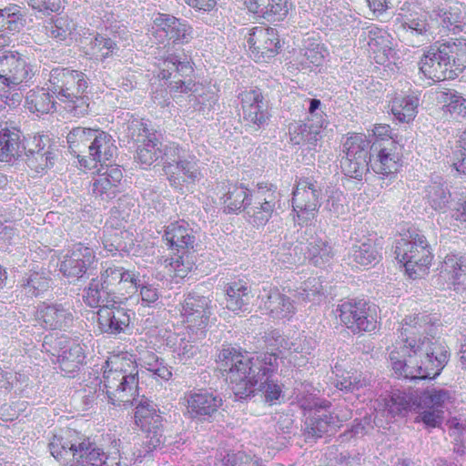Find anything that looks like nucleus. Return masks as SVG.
<instances>
[{"mask_svg": "<svg viewBox=\"0 0 466 466\" xmlns=\"http://www.w3.org/2000/svg\"><path fill=\"white\" fill-rule=\"evenodd\" d=\"M127 129L130 138L138 144L137 161L143 166V168H147L160 157L162 153L156 134L147 128L146 123L139 120L132 121Z\"/></svg>", "mask_w": 466, "mask_h": 466, "instance_id": "obj_17", "label": "nucleus"}, {"mask_svg": "<svg viewBox=\"0 0 466 466\" xmlns=\"http://www.w3.org/2000/svg\"><path fill=\"white\" fill-rule=\"evenodd\" d=\"M46 35L56 41H64L71 35L74 29L72 21L66 16L56 17L45 25Z\"/></svg>", "mask_w": 466, "mask_h": 466, "instance_id": "obj_56", "label": "nucleus"}, {"mask_svg": "<svg viewBox=\"0 0 466 466\" xmlns=\"http://www.w3.org/2000/svg\"><path fill=\"white\" fill-rule=\"evenodd\" d=\"M327 126L309 119L307 122L291 123L289 126L290 142L305 147L308 150H316L319 141L322 138V131Z\"/></svg>", "mask_w": 466, "mask_h": 466, "instance_id": "obj_31", "label": "nucleus"}, {"mask_svg": "<svg viewBox=\"0 0 466 466\" xmlns=\"http://www.w3.org/2000/svg\"><path fill=\"white\" fill-rule=\"evenodd\" d=\"M46 86V88L36 87L27 92L25 106L30 112L49 113L56 106V98L74 116L80 117L88 113L89 97L86 95L88 82L83 72L55 67L49 71Z\"/></svg>", "mask_w": 466, "mask_h": 466, "instance_id": "obj_3", "label": "nucleus"}, {"mask_svg": "<svg viewBox=\"0 0 466 466\" xmlns=\"http://www.w3.org/2000/svg\"><path fill=\"white\" fill-rule=\"evenodd\" d=\"M54 350L53 355L57 356L61 370L68 376L80 368L86 358L83 347L65 336L55 340Z\"/></svg>", "mask_w": 466, "mask_h": 466, "instance_id": "obj_30", "label": "nucleus"}, {"mask_svg": "<svg viewBox=\"0 0 466 466\" xmlns=\"http://www.w3.org/2000/svg\"><path fill=\"white\" fill-rule=\"evenodd\" d=\"M377 255L374 243L370 239H366L353 245L350 257L358 265L369 266L376 260Z\"/></svg>", "mask_w": 466, "mask_h": 466, "instance_id": "obj_51", "label": "nucleus"}, {"mask_svg": "<svg viewBox=\"0 0 466 466\" xmlns=\"http://www.w3.org/2000/svg\"><path fill=\"white\" fill-rule=\"evenodd\" d=\"M254 200L257 204H262L273 210L276 209L280 201L281 195L273 185H259L258 188L253 193Z\"/></svg>", "mask_w": 466, "mask_h": 466, "instance_id": "obj_60", "label": "nucleus"}, {"mask_svg": "<svg viewBox=\"0 0 466 466\" xmlns=\"http://www.w3.org/2000/svg\"><path fill=\"white\" fill-rule=\"evenodd\" d=\"M163 170L172 187H181L186 181L195 182L202 177L199 160L187 147L168 142L163 148Z\"/></svg>", "mask_w": 466, "mask_h": 466, "instance_id": "obj_8", "label": "nucleus"}, {"mask_svg": "<svg viewBox=\"0 0 466 466\" xmlns=\"http://www.w3.org/2000/svg\"><path fill=\"white\" fill-rule=\"evenodd\" d=\"M212 315L211 299L196 292L188 293L182 303L181 316L183 321L197 337L205 334Z\"/></svg>", "mask_w": 466, "mask_h": 466, "instance_id": "obj_16", "label": "nucleus"}, {"mask_svg": "<svg viewBox=\"0 0 466 466\" xmlns=\"http://www.w3.org/2000/svg\"><path fill=\"white\" fill-rule=\"evenodd\" d=\"M368 384L369 381L364 377H362V374L358 372L352 373L351 375L347 372V376L342 375L339 377L335 381L336 388L347 392L359 390Z\"/></svg>", "mask_w": 466, "mask_h": 466, "instance_id": "obj_62", "label": "nucleus"}, {"mask_svg": "<svg viewBox=\"0 0 466 466\" xmlns=\"http://www.w3.org/2000/svg\"><path fill=\"white\" fill-rule=\"evenodd\" d=\"M293 211L297 213L298 223L312 221L320 207L322 190L320 185L309 177H300L292 193Z\"/></svg>", "mask_w": 466, "mask_h": 466, "instance_id": "obj_13", "label": "nucleus"}, {"mask_svg": "<svg viewBox=\"0 0 466 466\" xmlns=\"http://www.w3.org/2000/svg\"><path fill=\"white\" fill-rule=\"evenodd\" d=\"M137 201L132 197L128 195L120 197L110 211V217L106 220L107 228L115 227L117 229L126 228V223L137 218Z\"/></svg>", "mask_w": 466, "mask_h": 466, "instance_id": "obj_42", "label": "nucleus"}, {"mask_svg": "<svg viewBox=\"0 0 466 466\" xmlns=\"http://www.w3.org/2000/svg\"><path fill=\"white\" fill-rule=\"evenodd\" d=\"M371 142L363 134H353L343 144L345 157L340 160L344 173L360 179L370 170V156H372Z\"/></svg>", "mask_w": 466, "mask_h": 466, "instance_id": "obj_11", "label": "nucleus"}, {"mask_svg": "<svg viewBox=\"0 0 466 466\" xmlns=\"http://www.w3.org/2000/svg\"><path fill=\"white\" fill-rule=\"evenodd\" d=\"M35 319L45 329L66 330L74 322L72 307L68 302H42L36 307Z\"/></svg>", "mask_w": 466, "mask_h": 466, "instance_id": "obj_20", "label": "nucleus"}, {"mask_svg": "<svg viewBox=\"0 0 466 466\" xmlns=\"http://www.w3.org/2000/svg\"><path fill=\"white\" fill-rule=\"evenodd\" d=\"M247 42L251 57L259 63L268 62L280 49L278 32L271 27L257 26L252 28Z\"/></svg>", "mask_w": 466, "mask_h": 466, "instance_id": "obj_22", "label": "nucleus"}, {"mask_svg": "<svg viewBox=\"0 0 466 466\" xmlns=\"http://www.w3.org/2000/svg\"><path fill=\"white\" fill-rule=\"evenodd\" d=\"M289 346L290 361L295 366H303L308 362V356L312 353L316 347V341L311 338L299 337L295 340L290 341Z\"/></svg>", "mask_w": 466, "mask_h": 466, "instance_id": "obj_50", "label": "nucleus"}, {"mask_svg": "<svg viewBox=\"0 0 466 466\" xmlns=\"http://www.w3.org/2000/svg\"><path fill=\"white\" fill-rule=\"evenodd\" d=\"M118 49L116 40L97 34L88 43L86 53L96 60L103 61L116 55Z\"/></svg>", "mask_w": 466, "mask_h": 466, "instance_id": "obj_45", "label": "nucleus"}, {"mask_svg": "<svg viewBox=\"0 0 466 466\" xmlns=\"http://www.w3.org/2000/svg\"><path fill=\"white\" fill-rule=\"evenodd\" d=\"M96 253L82 243L73 245L60 263V271L67 278L79 279L88 270L96 268Z\"/></svg>", "mask_w": 466, "mask_h": 466, "instance_id": "obj_24", "label": "nucleus"}, {"mask_svg": "<svg viewBox=\"0 0 466 466\" xmlns=\"http://www.w3.org/2000/svg\"><path fill=\"white\" fill-rule=\"evenodd\" d=\"M370 33L373 34L374 36L370 37L369 45L375 53H378L376 56L377 63L381 64L384 62V58H389L393 52L390 36L386 31L382 30L370 31Z\"/></svg>", "mask_w": 466, "mask_h": 466, "instance_id": "obj_54", "label": "nucleus"}, {"mask_svg": "<svg viewBox=\"0 0 466 466\" xmlns=\"http://www.w3.org/2000/svg\"><path fill=\"white\" fill-rule=\"evenodd\" d=\"M220 200L224 207V211L233 213L245 209L246 204H248V189L236 184H223L219 190Z\"/></svg>", "mask_w": 466, "mask_h": 466, "instance_id": "obj_43", "label": "nucleus"}, {"mask_svg": "<svg viewBox=\"0 0 466 466\" xmlns=\"http://www.w3.org/2000/svg\"><path fill=\"white\" fill-rule=\"evenodd\" d=\"M419 105L420 93L411 92L394 97L391 102V112L400 122L410 123L415 118Z\"/></svg>", "mask_w": 466, "mask_h": 466, "instance_id": "obj_44", "label": "nucleus"}, {"mask_svg": "<svg viewBox=\"0 0 466 466\" xmlns=\"http://www.w3.org/2000/svg\"><path fill=\"white\" fill-rule=\"evenodd\" d=\"M337 311L341 323L353 333L371 332L377 328V309L363 299L343 301Z\"/></svg>", "mask_w": 466, "mask_h": 466, "instance_id": "obj_12", "label": "nucleus"}, {"mask_svg": "<svg viewBox=\"0 0 466 466\" xmlns=\"http://www.w3.org/2000/svg\"><path fill=\"white\" fill-rule=\"evenodd\" d=\"M441 274L449 278L455 290H466V257L447 254L441 267Z\"/></svg>", "mask_w": 466, "mask_h": 466, "instance_id": "obj_40", "label": "nucleus"}, {"mask_svg": "<svg viewBox=\"0 0 466 466\" xmlns=\"http://www.w3.org/2000/svg\"><path fill=\"white\" fill-rule=\"evenodd\" d=\"M419 66L420 71L433 81L454 78L466 68V40L435 43L423 55Z\"/></svg>", "mask_w": 466, "mask_h": 466, "instance_id": "obj_7", "label": "nucleus"}, {"mask_svg": "<svg viewBox=\"0 0 466 466\" xmlns=\"http://www.w3.org/2000/svg\"><path fill=\"white\" fill-rule=\"evenodd\" d=\"M395 149L393 140L373 142L371 146L373 154L370 156V168L382 176L394 175L400 167L399 154Z\"/></svg>", "mask_w": 466, "mask_h": 466, "instance_id": "obj_28", "label": "nucleus"}, {"mask_svg": "<svg viewBox=\"0 0 466 466\" xmlns=\"http://www.w3.org/2000/svg\"><path fill=\"white\" fill-rule=\"evenodd\" d=\"M119 303H101L97 306V324L102 333L118 335L128 328L130 315L127 309L117 305Z\"/></svg>", "mask_w": 466, "mask_h": 466, "instance_id": "obj_26", "label": "nucleus"}, {"mask_svg": "<svg viewBox=\"0 0 466 466\" xmlns=\"http://www.w3.org/2000/svg\"><path fill=\"white\" fill-rule=\"evenodd\" d=\"M241 105V116L246 127L254 131L264 127L269 120L268 104L259 89H249L238 96Z\"/></svg>", "mask_w": 466, "mask_h": 466, "instance_id": "obj_18", "label": "nucleus"}, {"mask_svg": "<svg viewBox=\"0 0 466 466\" xmlns=\"http://www.w3.org/2000/svg\"><path fill=\"white\" fill-rule=\"evenodd\" d=\"M122 170L118 167H110L100 173L92 185L93 196L105 203L116 198L121 189Z\"/></svg>", "mask_w": 466, "mask_h": 466, "instance_id": "obj_32", "label": "nucleus"}, {"mask_svg": "<svg viewBox=\"0 0 466 466\" xmlns=\"http://www.w3.org/2000/svg\"><path fill=\"white\" fill-rule=\"evenodd\" d=\"M135 406V422L142 431L147 433L144 445L147 451H151L164 443V436L162 434L163 420L161 412L157 406L144 395L139 396L134 400Z\"/></svg>", "mask_w": 466, "mask_h": 466, "instance_id": "obj_10", "label": "nucleus"}, {"mask_svg": "<svg viewBox=\"0 0 466 466\" xmlns=\"http://www.w3.org/2000/svg\"><path fill=\"white\" fill-rule=\"evenodd\" d=\"M23 148L25 147L19 130L5 128L0 131V163L12 164L20 159Z\"/></svg>", "mask_w": 466, "mask_h": 466, "instance_id": "obj_37", "label": "nucleus"}, {"mask_svg": "<svg viewBox=\"0 0 466 466\" xmlns=\"http://www.w3.org/2000/svg\"><path fill=\"white\" fill-rule=\"evenodd\" d=\"M258 299L272 318L289 319L295 313L293 301L276 288L264 287Z\"/></svg>", "mask_w": 466, "mask_h": 466, "instance_id": "obj_33", "label": "nucleus"}, {"mask_svg": "<svg viewBox=\"0 0 466 466\" xmlns=\"http://www.w3.org/2000/svg\"><path fill=\"white\" fill-rule=\"evenodd\" d=\"M150 35L157 43L167 39L176 44H185L193 38V28L185 20L159 14L153 21Z\"/></svg>", "mask_w": 466, "mask_h": 466, "instance_id": "obj_19", "label": "nucleus"}, {"mask_svg": "<svg viewBox=\"0 0 466 466\" xmlns=\"http://www.w3.org/2000/svg\"><path fill=\"white\" fill-rule=\"evenodd\" d=\"M24 15L21 14V7L16 5H11L4 9L0 14V27L9 31H19L24 25Z\"/></svg>", "mask_w": 466, "mask_h": 466, "instance_id": "obj_58", "label": "nucleus"}, {"mask_svg": "<svg viewBox=\"0 0 466 466\" xmlns=\"http://www.w3.org/2000/svg\"><path fill=\"white\" fill-rule=\"evenodd\" d=\"M338 427H339L338 416L328 413L320 405L305 421L304 436L308 441H314L324 434L333 433Z\"/></svg>", "mask_w": 466, "mask_h": 466, "instance_id": "obj_34", "label": "nucleus"}, {"mask_svg": "<svg viewBox=\"0 0 466 466\" xmlns=\"http://www.w3.org/2000/svg\"><path fill=\"white\" fill-rule=\"evenodd\" d=\"M345 202L346 198L342 191L339 189L332 190L324 203L323 212H327L329 218H339L348 211Z\"/></svg>", "mask_w": 466, "mask_h": 466, "instance_id": "obj_57", "label": "nucleus"}, {"mask_svg": "<svg viewBox=\"0 0 466 466\" xmlns=\"http://www.w3.org/2000/svg\"><path fill=\"white\" fill-rule=\"evenodd\" d=\"M302 248L299 244L285 240L280 246L273 248L271 253L274 255L275 259L282 263L286 267L301 262Z\"/></svg>", "mask_w": 466, "mask_h": 466, "instance_id": "obj_52", "label": "nucleus"}, {"mask_svg": "<svg viewBox=\"0 0 466 466\" xmlns=\"http://www.w3.org/2000/svg\"><path fill=\"white\" fill-rule=\"evenodd\" d=\"M140 276L136 271L114 264H102L100 277L92 279L84 289L83 299L91 308L101 303L121 302L137 291Z\"/></svg>", "mask_w": 466, "mask_h": 466, "instance_id": "obj_5", "label": "nucleus"}, {"mask_svg": "<svg viewBox=\"0 0 466 466\" xmlns=\"http://www.w3.org/2000/svg\"><path fill=\"white\" fill-rule=\"evenodd\" d=\"M162 238L169 248L176 249L177 253L193 249L196 241L192 228L185 220L175 221L166 226Z\"/></svg>", "mask_w": 466, "mask_h": 466, "instance_id": "obj_35", "label": "nucleus"}, {"mask_svg": "<svg viewBox=\"0 0 466 466\" xmlns=\"http://www.w3.org/2000/svg\"><path fill=\"white\" fill-rule=\"evenodd\" d=\"M437 326L430 315L406 317L389 358L399 376L411 380L436 378L448 362L447 347L434 337Z\"/></svg>", "mask_w": 466, "mask_h": 466, "instance_id": "obj_1", "label": "nucleus"}, {"mask_svg": "<svg viewBox=\"0 0 466 466\" xmlns=\"http://www.w3.org/2000/svg\"><path fill=\"white\" fill-rule=\"evenodd\" d=\"M424 199L434 210H445L448 204L451 203V194L445 182L441 177H436L425 187Z\"/></svg>", "mask_w": 466, "mask_h": 466, "instance_id": "obj_38", "label": "nucleus"}, {"mask_svg": "<svg viewBox=\"0 0 466 466\" xmlns=\"http://www.w3.org/2000/svg\"><path fill=\"white\" fill-rule=\"evenodd\" d=\"M335 252L330 243L322 238L312 239L308 246V258L315 266L320 267L329 263Z\"/></svg>", "mask_w": 466, "mask_h": 466, "instance_id": "obj_48", "label": "nucleus"}, {"mask_svg": "<svg viewBox=\"0 0 466 466\" xmlns=\"http://www.w3.org/2000/svg\"><path fill=\"white\" fill-rule=\"evenodd\" d=\"M98 129L77 127L66 136L69 148L79 157L81 154L88 153V146L93 141Z\"/></svg>", "mask_w": 466, "mask_h": 466, "instance_id": "obj_46", "label": "nucleus"}, {"mask_svg": "<svg viewBox=\"0 0 466 466\" xmlns=\"http://www.w3.org/2000/svg\"><path fill=\"white\" fill-rule=\"evenodd\" d=\"M117 147L112 137L105 131L97 130L93 141L88 146V154L93 161L106 165L116 154Z\"/></svg>", "mask_w": 466, "mask_h": 466, "instance_id": "obj_41", "label": "nucleus"}, {"mask_svg": "<svg viewBox=\"0 0 466 466\" xmlns=\"http://www.w3.org/2000/svg\"><path fill=\"white\" fill-rule=\"evenodd\" d=\"M129 233L125 230V228L117 229L115 227L107 228V221L104 226L102 243L104 249L107 255L114 256L117 251H123L127 248L125 238L128 237Z\"/></svg>", "mask_w": 466, "mask_h": 466, "instance_id": "obj_47", "label": "nucleus"}, {"mask_svg": "<svg viewBox=\"0 0 466 466\" xmlns=\"http://www.w3.org/2000/svg\"><path fill=\"white\" fill-rule=\"evenodd\" d=\"M158 77L168 80L170 91L187 94L197 92L198 85L191 79L194 72L192 64L187 58L170 55L158 63Z\"/></svg>", "mask_w": 466, "mask_h": 466, "instance_id": "obj_14", "label": "nucleus"}, {"mask_svg": "<svg viewBox=\"0 0 466 466\" xmlns=\"http://www.w3.org/2000/svg\"><path fill=\"white\" fill-rule=\"evenodd\" d=\"M279 360L276 352L254 357L231 346L224 347L218 356L219 368L227 372V380L238 400L247 399L257 387L269 405L279 403L283 397L282 385L273 379L279 366Z\"/></svg>", "mask_w": 466, "mask_h": 466, "instance_id": "obj_2", "label": "nucleus"}, {"mask_svg": "<svg viewBox=\"0 0 466 466\" xmlns=\"http://www.w3.org/2000/svg\"><path fill=\"white\" fill-rule=\"evenodd\" d=\"M51 279L44 272H31L21 283L23 292L28 297H38L48 290Z\"/></svg>", "mask_w": 466, "mask_h": 466, "instance_id": "obj_49", "label": "nucleus"}, {"mask_svg": "<svg viewBox=\"0 0 466 466\" xmlns=\"http://www.w3.org/2000/svg\"><path fill=\"white\" fill-rule=\"evenodd\" d=\"M289 13L288 0H269L262 18L276 22L283 20Z\"/></svg>", "mask_w": 466, "mask_h": 466, "instance_id": "obj_63", "label": "nucleus"}, {"mask_svg": "<svg viewBox=\"0 0 466 466\" xmlns=\"http://www.w3.org/2000/svg\"><path fill=\"white\" fill-rule=\"evenodd\" d=\"M165 262L167 263L169 271L180 279H184L194 267L192 253L189 250L180 251L176 257L166 259Z\"/></svg>", "mask_w": 466, "mask_h": 466, "instance_id": "obj_55", "label": "nucleus"}, {"mask_svg": "<svg viewBox=\"0 0 466 466\" xmlns=\"http://www.w3.org/2000/svg\"><path fill=\"white\" fill-rule=\"evenodd\" d=\"M227 299L226 307L233 312L245 311L248 309L252 294L250 286L243 280H237L228 283L225 289Z\"/></svg>", "mask_w": 466, "mask_h": 466, "instance_id": "obj_39", "label": "nucleus"}, {"mask_svg": "<svg viewBox=\"0 0 466 466\" xmlns=\"http://www.w3.org/2000/svg\"><path fill=\"white\" fill-rule=\"evenodd\" d=\"M35 73L34 66L19 53L0 56V85L15 87L31 80Z\"/></svg>", "mask_w": 466, "mask_h": 466, "instance_id": "obj_21", "label": "nucleus"}, {"mask_svg": "<svg viewBox=\"0 0 466 466\" xmlns=\"http://www.w3.org/2000/svg\"><path fill=\"white\" fill-rule=\"evenodd\" d=\"M451 399V392L441 388H428L420 393L395 390L386 400L385 406L392 416L414 410L418 414L416 421L423 422L426 427L436 428L441 424L444 409Z\"/></svg>", "mask_w": 466, "mask_h": 466, "instance_id": "obj_4", "label": "nucleus"}, {"mask_svg": "<svg viewBox=\"0 0 466 466\" xmlns=\"http://www.w3.org/2000/svg\"><path fill=\"white\" fill-rule=\"evenodd\" d=\"M323 295V287L318 278L305 280L298 290V298L305 301H316Z\"/></svg>", "mask_w": 466, "mask_h": 466, "instance_id": "obj_61", "label": "nucleus"}, {"mask_svg": "<svg viewBox=\"0 0 466 466\" xmlns=\"http://www.w3.org/2000/svg\"><path fill=\"white\" fill-rule=\"evenodd\" d=\"M431 19L437 24L438 34L444 35H456L465 25L463 7L458 2L437 5L431 11Z\"/></svg>", "mask_w": 466, "mask_h": 466, "instance_id": "obj_27", "label": "nucleus"}, {"mask_svg": "<svg viewBox=\"0 0 466 466\" xmlns=\"http://www.w3.org/2000/svg\"><path fill=\"white\" fill-rule=\"evenodd\" d=\"M25 147L21 158L32 170L39 173L54 166L56 153L47 136H35Z\"/></svg>", "mask_w": 466, "mask_h": 466, "instance_id": "obj_23", "label": "nucleus"}, {"mask_svg": "<svg viewBox=\"0 0 466 466\" xmlns=\"http://www.w3.org/2000/svg\"><path fill=\"white\" fill-rule=\"evenodd\" d=\"M182 400L187 407V414L202 420H208L222 405L221 398L208 390L190 391Z\"/></svg>", "mask_w": 466, "mask_h": 466, "instance_id": "obj_29", "label": "nucleus"}, {"mask_svg": "<svg viewBox=\"0 0 466 466\" xmlns=\"http://www.w3.org/2000/svg\"><path fill=\"white\" fill-rule=\"evenodd\" d=\"M245 210L249 223L257 228L265 226L275 211L262 204H257L256 200H254L253 204L250 202L246 204Z\"/></svg>", "mask_w": 466, "mask_h": 466, "instance_id": "obj_59", "label": "nucleus"}, {"mask_svg": "<svg viewBox=\"0 0 466 466\" xmlns=\"http://www.w3.org/2000/svg\"><path fill=\"white\" fill-rule=\"evenodd\" d=\"M224 466H263L258 457H251L244 451L228 453L223 460Z\"/></svg>", "mask_w": 466, "mask_h": 466, "instance_id": "obj_64", "label": "nucleus"}, {"mask_svg": "<svg viewBox=\"0 0 466 466\" xmlns=\"http://www.w3.org/2000/svg\"><path fill=\"white\" fill-rule=\"evenodd\" d=\"M80 438L75 431L68 430L65 435H55L48 444L52 456L64 466H76V460L82 457L81 452L86 443H79Z\"/></svg>", "mask_w": 466, "mask_h": 466, "instance_id": "obj_25", "label": "nucleus"}, {"mask_svg": "<svg viewBox=\"0 0 466 466\" xmlns=\"http://www.w3.org/2000/svg\"><path fill=\"white\" fill-rule=\"evenodd\" d=\"M79 443H86V449L81 452L82 457L79 460H76V466L85 463L92 466H118V462L116 461L109 463L107 461L109 458L106 457L105 452L99 448L95 447L89 441L84 440Z\"/></svg>", "mask_w": 466, "mask_h": 466, "instance_id": "obj_53", "label": "nucleus"}, {"mask_svg": "<svg viewBox=\"0 0 466 466\" xmlns=\"http://www.w3.org/2000/svg\"><path fill=\"white\" fill-rule=\"evenodd\" d=\"M429 17V13L419 6H413L399 15L401 35L409 46H420L433 37L434 30Z\"/></svg>", "mask_w": 466, "mask_h": 466, "instance_id": "obj_15", "label": "nucleus"}, {"mask_svg": "<svg viewBox=\"0 0 466 466\" xmlns=\"http://www.w3.org/2000/svg\"><path fill=\"white\" fill-rule=\"evenodd\" d=\"M439 225L453 232L466 230V195L456 196L451 200L449 212H444L438 218Z\"/></svg>", "mask_w": 466, "mask_h": 466, "instance_id": "obj_36", "label": "nucleus"}, {"mask_svg": "<svg viewBox=\"0 0 466 466\" xmlns=\"http://www.w3.org/2000/svg\"><path fill=\"white\" fill-rule=\"evenodd\" d=\"M103 391L113 405L127 407L134 404L139 394L137 363L132 355H114L106 360Z\"/></svg>", "mask_w": 466, "mask_h": 466, "instance_id": "obj_6", "label": "nucleus"}, {"mask_svg": "<svg viewBox=\"0 0 466 466\" xmlns=\"http://www.w3.org/2000/svg\"><path fill=\"white\" fill-rule=\"evenodd\" d=\"M396 258L401 263L412 279H417L429 268L432 255L424 235L410 232L409 238H402L395 247Z\"/></svg>", "mask_w": 466, "mask_h": 466, "instance_id": "obj_9", "label": "nucleus"}]
</instances>
